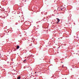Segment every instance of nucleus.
Wrapping results in <instances>:
<instances>
[{
	"label": "nucleus",
	"mask_w": 79,
	"mask_h": 79,
	"mask_svg": "<svg viewBox=\"0 0 79 79\" xmlns=\"http://www.w3.org/2000/svg\"><path fill=\"white\" fill-rule=\"evenodd\" d=\"M27 60L26 59L25 60H23V62L24 63H26V61Z\"/></svg>",
	"instance_id": "1"
},
{
	"label": "nucleus",
	"mask_w": 79,
	"mask_h": 79,
	"mask_svg": "<svg viewBox=\"0 0 79 79\" xmlns=\"http://www.w3.org/2000/svg\"><path fill=\"white\" fill-rule=\"evenodd\" d=\"M19 46H17V49H19Z\"/></svg>",
	"instance_id": "2"
},
{
	"label": "nucleus",
	"mask_w": 79,
	"mask_h": 79,
	"mask_svg": "<svg viewBox=\"0 0 79 79\" xmlns=\"http://www.w3.org/2000/svg\"><path fill=\"white\" fill-rule=\"evenodd\" d=\"M57 20L58 22H60V19L58 18L56 19Z\"/></svg>",
	"instance_id": "3"
},
{
	"label": "nucleus",
	"mask_w": 79,
	"mask_h": 79,
	"mask_svg": "<svg viewBox=\"0 0 79 79\" xmlns=\"http://www.w3.org/2000/svg\"><path fill=\"white\" fill-rule=\"evenodd\" d=\"M17 79H21V77H17Z\"/></svg>",
	"instance_id": "4"
},
{
	"label": "nucleus",
	"mask_w": 79,
	"mask_h": 79,
	"mask_svg": "<svg viewBox=\"0 0 79 79\" xmlns=\"http://www.w3.org/2000/svg\"><path fill=\"white\" fill-rule=\"evenodd\" d=\"M58 23H59V22H58L57 21V22L56 23V24H58Z\"/></svg>",
	"instance_id": "5"
},
{
	"label": "nucleus",
	"mask_w": 79,
	"mask_h": 79,
	"mask_svg": "<svg viewBox=\"0 0 79 79\" xmlns=\"http://www.w3.org/2000/svg\"><path fill=\"white\" fill-rule=\"evenodd\" d=\"M60 10H63V9H60Z\"/></svg>",
	"instance_id": "6"
},
{
	"label": "nucleus",
	"mask_w": 79,
	"mask_h": 79,
	"mask_svg": "<svg viewBox=\"0 0 79 79\" xmlns=\"http://www.w3.org/2000/svg\"><path fill=\"white\" fill-rule=\"evenodd\" d=\"M64 67V66L63 65L62 66V68H63Z\"/></svg>",
	"instance_id": "7"
},
{
	"label": "nucleus",
	"mask_w": 79,
	"mask_h": 79,
	"mask_svg": "<svg viewBox=\"0 0 79 79\" xmlns=\"http://www.w3.org/2000/svg\"><path fill=\"white\" fill-rule=\"evenodd\" d=\"M35 73H36V72H35Z\"/></svg>",
	"instance_id": "8"
}]
</instances>
